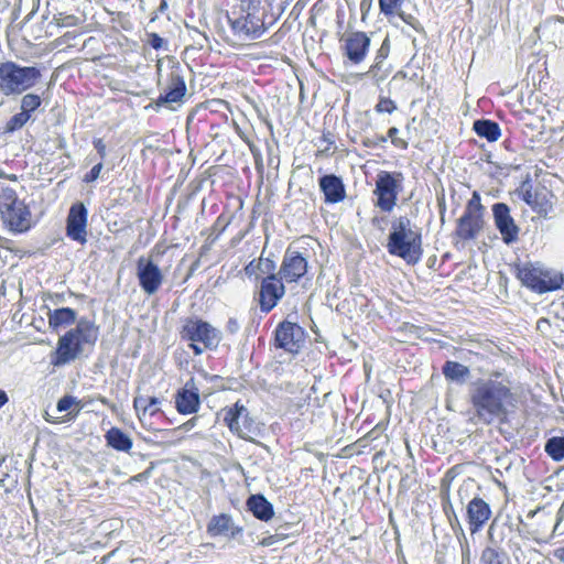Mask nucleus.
I'll return each mask as SVG.
<instances>
[{"label": "nucleus", "instance_id": "f257e3e1", "mask_svg": "<svg viewBox=\"0 0 564 564\" xmlns=\"http://www.w3.org/2000/svg\"><path fill=\"white\" fill-rule=\"evenodd\" d=\"M470 420L474 423L490 425L503 423L516 408L517 398L511 388L494 378H478L468 388Z\"/></svg>", "mask_w": 564, "mask_h": 564}, {"label": "nucleus", "instance_id": "f03ea898", "mask_svg": "<svg viewBox=\"0 0 564 564\" xmlns=\"http://www.w3.org/2000/svg\"><path fill=\"white\" fill-rule=\"evenodd\" d=\"M269 8L263 0H236L227 12L230 29L239 40L260 39L274 23L267 22Z\"/></svg>", "mask_w": 564, "mask_h": 564}, {"label": "nucleus", "instance_id": "7ed1b4c3", "mask_svg": "<svg viewBox=\"0 0 564 564\" xmlns=\"http://www.w3.org/2000/svg\"><path fill=\"white\" fill-rule=\"evenodd\" d=\"M387 250L408 264L420 262L423 254L421 230L412 225L408 216H399L391 221Z\"/></svg>", "mask_w": 564, "mask_h": 564}, {"label": "nucleus", "instance_id": "20e7f679", "mask_svg": "<svg viewBox=\"0 0 564 564\" xmlns=\"http://www.w3.org/2000/svg\"><path fill=\"white\" fill-rule=\"evenodd\" d=\"M41 69L21 66L14 62L0 64V93L4 96L21 95L33 88L41 79Z\"/></svg>", "mask_w": 564, "mask_h": 564}, {"label": "nucleus", "instance_id": "39448f33", "mask_svg": "<svg viewBox=\"0 0 564 564\" xmlns=\"http://www.w3.org/2000/svg\"><path fill=\"white\" fill-rule=\"evenodd\" d=\"M182 340L189 341L193 352L198 356L205 349H215L221 340L220 332L209 323L197 317H187L183 321L180 330Z\"/></svg>", "mask_w": 564, "mask_h": 564}, {"label": "nucleus", "instance_id": "423d86ee", "mask_svg": "<svg viewBox=\"0 0 564 564\" xmlns=\"http://www.w3.org/2000/svg\"><path fill=\"white\" fill-rule=\"evenodd\" d=\"M518 278L529 289L538 293L558 290L564 283L562 273L536 263H525L518 267Z\"/></svg>", "mask_w": 564, "mask_h": 564}, {"label": "nucleus", "instance_id": "0eeeda50", "mask_svg": "<svg viewBox=\"0 0 564 564\" xmlns=\"http://www.w3.org/2000/svg\"><path fill=\"white\" fill-rule=\"evenodd\" d=\"M485 207L478 192H474L471 198L467 202L464 214L457 219L455 235L469 241L478 237L485 226Z\"/></svg>", "mask_w": 564, "mask_h": 564}, {"label": "nucleus", "instance_id": "6e6552de", "mask_svg": "<svg viewBox=\"0 0 564 564\" xmlns=\"http://www.w3.org/2000/svg\"><path fill=\"white\" fill-rule=\"evenodd\" d=\"M187 87L185 77L178 65L173 66L167 75L166 86L156 100L150 102L145 109L159 111L162 107L170 110H175L174 105L181 106L185 101Z\"/></svg>", "mask_w": 564, "mask_h": 564}, {"label": "nucleus", "instance_id": "1a4fd4ad", "mask_svg": "<svg viewBox=\"0 0 564 564\" xmlns=\"http://www.w3.org/2000/svg\"><path fill=\"white\" fill-rule=\"evenodd\" d=\"M403 175L401 172L380 171L377 174L373 195L375 206L381 212L391 213L397 205L398 195L402 189Z\"/></svg>", "mask_w": 564, "mask_h": 564}, {"label": "nucleus", "instance_id": "9d476101", "mask_svg": "<svg viewBox=\"0 0 564 564\" xmlns=\"http://www.w3.org/2000/svg\"><path fill=\"white\" fill-rule=\"evenodd\" d=\"M220 414L230 432L238 435L240 438L250 440L251 435L256 434L257 427L254 420L250 416L248 409L240 402L224 408Z\"/></svg>", "mask_w": 564, "mask_h": 564}, {"label": "nucleus", "instance_id": "9b49d317", "mask_svg": "<svg viewBox=\"0 0 564 564\" xmlns=\"http://www.w3.org/2000/svg\"><path fill=\"white\" fill-rule=\"evenodd\" d=\"M306 333L302 326L288 319L278 324L274 330V346L284 351L299 354L305 343Z\"/></svg>", "mask_w": 564, "mask_h": 564}, {"label": "nucleus", "instance_id": "f8f14e48", "mask_svg": "<svg viewBox=\"0 0 564 564\" xmlns=\"http://www.w3.org/2000/svg\"><path fill=\"white\" fill-rule=\"evenodd\" d=\"M370 43L371 40L367 33L354 31L341 37L340 48L343 55L350 62V64L358 65L366 59Z\"/></svg>", "mask_w": 564, "mask_h": 564}, {"label": "nucleus", "instance_id": "ddd939ff", "mask_svg": "<svg viewBox=\"0 0 564 564\" xmlns=\"http://www.w3.org/2000/svg\"><path fill=\"white\" fill-rule=\"evenodd\" d=\"M137 278L141 290L148 295L155 294L164 281L158 264L144 257H140L137 261Z\"/></svg>", "mask_w": 564, "mask_h": 564}, {"label": "nucleus", "instance_id": "4468645a", "mask_svg": "<svg viewBox=\"0 0 564 564\" xmlns=\"http://www.w3.org/2000/svg\"><path fill=\"white\" fill-rule=\"evenodd\" d=\"M278 274L261 280L259 291V306L262 313L271 312L285 294V286Z\"/></svg>", "mask_w": 564, "mask_h": 564}, {"label": "nucleus", "instance_id": "2eb2a0df", "mask_svg": "<svg viewBox=\"0 0 564 564\" xmlns=\"http://www.w3.org/2000/svg\"><path fill=\"white\" fill-rule=\"evenodd\" d=\"M88 212L80 202L70 206L66 220V235L69 239L85 245L87 242Z\"/></svg>", "mask_w": 564, "mask_h": 564}, {"label": "nucleus", "instance_id": "dca6fc26", "mask_svg": "<svg viewBox=\"0 0 564 564\" xmlns=\"http://www.w3.org/2000/svg\"><path fill=\"white\" fill-rule=\"evenodd\" d=\"M307 272V260L297 250L288 248L279 272L276 273L284 282H297Z\"/></svg>", "mask_w": 564, "mask_h": 564}, {"label": "nucleus", "instance_id": "f3484780", "mask_svg": "<svg viewBox=\"0 0 564 564\" xmlns=\"http://www.w3.org/2000/svg\"><path fill=\"white\" fill-rule=\"evenodd\" d=\"M492 216L495 226L500 232L503 242L507 245L516 242L519 239L520 228L511 217L509 206L506 203L494 204Z\"/></svg>", "mask_w": 564, "mask_h": 564}, {"label": "nucleus", "instance_id": "a211bd4d", "mask_svg": "<svg viewBox=\"0 0 564 564\" xmlns=\"http://www.w3.org/2000/svg\"><path fill=\"white\" fill-rule=\"evenodd\" d=\"M0 215L4 225L14 234L25 232L32 227V215L23 200L1 210Z\"/></svg>", "mask_w": 564, "mask_h": 564}, {"label": "nucleus", "instance_id": "6ab92c4d", "mask_svg": "<svg viewBox=\"0 0 564 564\" xmlns=\"http://www.w3.org/2000/svg\"><path fill=\"white\" fill-rule=\"evenodd\" d=\"M175 409L180 414L188 415L196 413L200 408L199 389L193 378L178 389L174 395Z\"/></svg>", "mask_w": 564, "mask_h": 564}, {"label": "nucleus", "instance_id": "aec40b11", "mask_svg": "<svg viewBox=\"0 0 564 564\" xmlns=\"http://www.w3.org/2000/svg\"><path fill=\"white\" fill-rule=\"evenodd\" d=\"M492 514L490 506L480 497H474L466 507V518L471 534L479 532Z\"/></svg>", "mask_w": 564, "mask_h": 564}, {"label": "nucleus", "instance_id": "412c9836", "mask_svg": "<svg viewBox=\"0 0 564 564\" xmlns=\"http://www.w3.org/2000/svg\"><path fill=\"white\" fill-rule=\"evenodd\" d=\"M84 350V347L78 343L73 333L66 332L57 341L55 351V359L53 364L55 366H62L69 364L75 360Z\"/></svg>", "mask_w": 564, "mask_h": 564}, {"label": "nucleus", "instance_id": "4be33fe9", "mask_svg": "<svg viewBox=\"0 0 564 564\" xmlns=\"http://www.w3.org/2000/svg\"><path fill=\"white\" fill-rule=\"evenodd\" d=\"M318 186L324 194L326 204H337L346 198V186L343 178L335 174H325L319 177Z\"/></svg>", "mask_w": 564, "mask_h": 564}, {"label": "nucleus", "instance_id": "5701e85b", "mask_svg": "<svg viewBox=\"0 0 564 564\" xmlns=\"http://www.w3.org/2000/svg\"><path fill=\"white\" fill-rule=\"evenodd\" d=\"M496 523L492 522L488 529V539L491 545L486 546L480 555V564H510L505 551L499 547L502 536H496Z\"/></svg>", "mask_w": 564, "mask_h": 564}, {"label": "nucleus", "instance_id": "b1692460", "mask_svg": "<svg viewBox=\"0 0 564 564\" xmlns=\"http://www.w3.org/2000/svg\"><path fill=\"white\" fill-rule=\"evenodd\" d=\"M404 0H379L380 12L387 18L398 15L403 22L413 28L416 32H424L423 25L420 21L410 13H405L401 10V6Z\"/></svg>", "mask_w": 564, "mask_h": 564}, {"label": "nucleus", "instance_id": "393cba45", "mask_svg": "<svg viewBox=\"0 0 564 564\" xmlns=\"http://www.w3.org/2000/svg\"><path fill=\"white\" fill-rule=\"evenodd\" d=\"M162 400L158 397L138 394L133 399V408L142 425L147 424L149 417L162 413Z\"/></svg>", "mask_w": 564, "mask_h": 564}, {"label": "nucleus", "instance_id": "a878e982", "mask_svg": "<svg viewBox=\"0 0 564 564\" xmlns=\"http://www.w3.org/2000/svg\"><path fill=\"white\" fill-rule=\"evenodd\" d=\"M68 333H73V337H75L83 347L86 345L94 346L99 336V327L93 321L82 317L78 319L76 327L68 330Z\"/></svg>", "mask_w": 564, "mask_h": 564}, {"label": "nucleus", "instance_id": "bb28decb", "mask_svg": "<svg viewBox=\"0 0 564 564\" xmlns=\"http://www.w3.org/2000/svg\"><path fill=\"white\" fill-rule=\"evenodd\" d=\"M246 506L248 511L260 521L268 522L274 516L272 503L261 494L249 496Z\"/></svg>", "mask_w": 564, "mask_h": 564}, {"label": "nucleus", "instance_id": "cd10ccee", "mask_svg": "<svg viewBox=\"0 0 564 564\" xmlns=\"http://www.w3.org/2000/svg\"><path fill=\"white\" fill-rule=\"evenodd\" d=\"M442 375L447 382L463 386L471 377V371L468 366L458 361L446 360L442 366Z\"/></svg>", "mask_w": 564, "mask_h": 564}, {"label": "nucleus", "instance_id": "c85d7f7f", "mask_svg": "<svg viewBox=\"0 0 564 564\" xmlns=\"http://www.w3.org/2000/svg\"><path fill=\"white\" fill-rule=\"evenodd\" d=\"M275 269L276 264L272 259L260 257L258 260L250 261L245 267V273L249 278L256 276V279H259L260 274H267V276L276 274Z\"/></svg>", "mask_w": 564, "mask_h": 564}, {"label": "nucleus", "instance_id": "c756f323", "mask_svg": "<svg viewBox=\"0 0 564 564\" xmlns=\"http://www.w3.org/2000/svg\"><path fill=\"white\" fill-rule=\"evenodd\" d=\"M108 446L119 452H129L132 448V440L119 427H111L105 434Z\"/></svg>", "mask_w": 564, "mask_h": 564}, {"label": "nucleus", "instance_id": "7c9ffc66", "mask_svg": "<svg viewBox=\"0 0 564 564\" xmlns=\"http://www.w3.org/2000/svg\"><path fill=\"white\" fill-rule=\"evenodd\" d=\"M76 317V311L70 307L56 308L48 312V325L53 329H58L74 324Z\"/></svg>", "mask_w": 564, "mask_h": 564}, {"label": "nucleus", "instance_id": "2f4dec72", "mask_svg": "<svg viewBox=\"0 0 564 564\" xmlns=\"http://www.w3.org/2000/svg\"><path fill=\"white\" fill-rule=\"evenodd\" d=\"M473 130L478 137L486 139L488 142H495L501 135L499 124L489 119H478L474 121Z\"/></svg>", "mask_w": 564, "mask_h": 564}, {"label": "nucleus", "instance_id": "473e14b6", "mask_svg": "<svg viewBox=\"0 0 564 564\" xmlns=\"http://www.w3.org/2000/svg\"><path fill=\"white\" fill-rule=\"evenodd\" d=\"M232 519L229 514L214 516L207 525V532L212 536L227 535L232 528Z\"/></svg>", "mask_w": 564, "mask_h": 564}, {"label": "nucleus", "instance_id": "72a5a7b5", "mask_svg": "<svg viewBox=\"0 0 564 564\" xmlns=\"http://www.w3.org/2000/svg\"><path fill=\"white\" fill-rule=\"evenodd\" d=\"M391 72L392 67L387 62H379L373 59L372 65L362 75L379 84L380 82H383Z\"/></svg>", "mask_w": 564, "mask_h": 564}, {"label": "nucleus", "instance_id": "f704fd0d", "mask_svg": "<svg viewBox=\"0 0 564 564\" xmlns=\"http://www.w3.org/2000/svg\"><path fill=\"white\" fill-rule=\"evenodd\" d=\"M545 453L555 462L564 459V436H553L544 445Z\"/></svg>", "mask_w": 564, "mask_h": 564}, {"label": "nucleus", "instance_id": "c9c22d12", "mask_svg": "<svg viewBox=\"0 0 564 564\" xmlns=\"http://www.w3.org/2000/svg\"><path fill=\"white\" fill-rule=\"evenodd\" d=\"M42 98L37 94L29 93L21 98L20 109L31 119L33 113L41 107Z\"/></svg>", "mask_w": 564, "mask_h": 564}, {"label": "nucleus", "instance_id": "e433bc0d", "mask_svg": "<svg viewBox=\"0 0 564 564\" xmlns=\"http://www.w3.org/2000/svg\"><path fill=\"white\" fill-rule=\"evenodd\" d=\"M444 512H445V514L448 519L449 525H451L452 530L454 531L458 541L462 542V540H466L465 531H464V529L460 524V521L451 503L448 506H444Z\"/></svg>", "mask_w": 564, "mask_h": 564}, {"label": "nucleus", "instance_id": "4c0bfd02", "mask_svg": "<svg viewBox=\"0 0 564 564\" xmlns=\"http://www.w3.org/2000/svg\"><path fill=\"white\" fill-rule=\"evenodd\" d=\"M22 202L15 191L8 186H0V212L8 209L13 204Z\"/></svg>", "mask_w": 564, "mask_h": 564}, {"label": "nucleus", "instance_id": "58836bf2", "mask_svg": "<svg viewBox=\"0 0 564 564\" xmlns=\"http://www.w3.org/2000/svg\"><path fill=\"white\" fill-rule=\"evenodd\" d=\"M30 120L28 115L20 111L15 115H13L6 123L4 126V132L6 133H13L20 129H22L26 122Z\"/></svg>", "mask_w": 564, "mask_h": 564}, {"label": "nucleus", "instance_id": "ea45409f", "mask_svg": "<svg viewBox=\"0 0 564 564\" xmlns=\"http://www.w3.org/2000/svg\"><path fill=\"white\" fill-rule=\"evenodd\" d=\"M73 405H80V401L73 395H64L57 401L56 410L58 412L68 411Z\"/></svg>", "mask_w": 564, "mask_h": 564}, {"label": "nucleus", "instance_id": "a19ab883", "mask_svg": "<svg viewBox=\"0 0 564 564\" xmlns=\"http://www.w3.org/2000/svg\"><path fill=\"white\" fill-rule=\"evenodd\" d=\"M148 44L156 51L167 50V41L154 32L148 34Z\"/></svg>", "mask_w": 564, "mask_h": 564}, {"label": "nucleus", "instance_id": "79ce46f5", "mask_svg": "<svg viewBox=\"0 0 564 564\" xmlns=\"http://www.w3.org/2000/svg\"><path fill=\"white\" fill-rule=\"evenodd\" d=\"M375 109L377 112L392 113L397 109V105L390 98L381 97Z\"/></svg>", "mask_w": 564, "mask_h": 564}, {"label": "nucleus", "instance_id": "37998d69", "mask_svg": "<svg viewBox=\"0 0 564 564\" xmlns=\"http://www.w3.org/2000/svg\"><path fill=\"white\" fill-rule=\"evenodd\" d=\"M398 132H399L398 128L391 127L388 130V135L387 137L391 139V143L394 147L403 149V150L408 149L409 143L404 139L398 138L397 137Z\"/></svg>", "mask_w": 564, "mask_h": 564}, {"label": "nucleus", "instance_id": "c03bdc74", "mask_svg": "<svg viewBox=\"0 0 564 564\" xmlns=\"http://www.w3.org/2000/svg\"><path fill=\"white\" fill-rule=\"evenodd\" d=\"M390 53V41L388 37L383 40L380 47L376 52L375 61L386 62Z\"/></svg>", "mask_w": 564, "mask_h": 564}, {"label": "nucleus", "instance_id": "a18cd8bd", "mask_svg": "<svg viewBox=\"0 0 564 564\" xmlns=\"http://www.w3.org/2000/svg\"><path fill=\"white\" fill-rule=\"evenodd\" d=\"M102 166V162H98L96 165L93 166V169L88 173L85 174L83 181L85 183L95 182L99 177Z\"/></svg>", "mask_w": 564, "mask_h": 564}, {"label": "nucleus", "instance_id": "49530a36", "mask_svg": "<svg viewBox=\"0 0 564 564\" xmlns=\"http://www.w3.org/2000/svg\"><path fill=\"white\" fill-rule=\"evenodd\" d=\"M225 329L228 334L235 335L240 329V324L237 318L230 317L225 326Z\"/></svg>", "mask_w": 564, "mask_h": 564}, {"label": "nucleus", "instance_id": "de8ad7c7", "mask_svg": "<svg viewBox=\"0 0 564 564\" xmlns=\"http://www.w3.org/2000/svg\"><path fill=\"white\" fill-rule=\"evenodd\" d=\"M198 421H199V416H193L188 421H186L185 423H183L180 426H177L174 431L188 432V431H191L193 427H195L197 425Z\"/></svg>", "mask_w": 564, "mask_h": 564}, {"label": "nucleus", "instance_id": "09e8293b", "mask_svg": "<svg viewBox=\"0 0 564 564\" xmlns=\"http://www.w3.org/2000/svg\"><path fill=\"white\" fill-rule=\"evenodd\" d=\"M94 148L96 149L97 153L100 156V160L102 161L107 155L106 144L102 141V139H95L93 141Z\"/></svg>", "mask_w": 564, "mask_h": 564}, {"label": "nucleus", "instance_id": "8fccbe9b", "mask_svg": "<svg viewBox=\"0 0 564 564\" xmlns=\"http://www.w3.org/2000/svg\"><path fill=\"white\" fill-rule=\"evenodd\" d=\"M460 543V546H462V560H463V564H468L469 563V556H470V549H469V545H468V541L467 539L466 540H462Z\"/></svg>", "mask_w": 564, "mask_h": 564}, {"label": "nucleus", "instance_id": "3c124183", "mask_svg": "<svg viewBox=\"0 0 564 564\" xmlns=\"http://www.w3.org/2000/svg\"><path fill=\"white\" fill-rule=\"evenodd\" d=\"M286 535L285 534H274V535H270L268 538H264L261 542L262 545H265V546H270L272 545L273 543L278 542L279 540L285 538Z\"/></svg>", "mask_w": 564, "mask_h": 564}, {"label": "nucleus", "instance_id": "603ef678", "mask_svg": "<svg viewBox=\"0 0 564 564\" xmlns=\"http://www.w3.org/2000/svg\"><path fill=\"white\" fill-rule=\"evenodd\" d=\"M523 199L530 206H534L536 204V195L533 194L531 191H525V193L523 194Z\"/></svg>", "mask_w": 564, "mask_h": 564}, {"label": "nucleus", "instance_id": "864d4df0", "mask_svg": "<svg viewBox=\"0 0 564 564\" xmlns=\"http://www.w3.org/2000/svg\"><path fill=\"white\" fill-rule=\"evenodd\" d=\"M151 470H152V467H150L147 470H144V471L133 476L131 478V481H142V480L147 479L150 476Z\"/></svg>", "mask_w": 564, "mask_h": 564}, {"label": "nucleus", "instance_id": "5fc2aeb1", "mask_svg": "<svg viewBox=\"0 0 564 564\" xmlns=\"http://www.w3.org/2000/svg\"><path fill=\"white\" fill-rule=\"evenodd\" d=\"M242 533V528L241 527H238L236 525L234 522H232V528L229 530V534H227V536L231 538V539H236L238 535H240Z\"/></svg>", "mask_w": 564, "mask_h": 564}, {"label": "nucleus", "instance_id": "6e6d98bb", "mask_svg": "<svg viewBox=\"0 0 564 564\" xmlns=\"http://www.w3.org/2000/svg\"><path fill=\"white\" fill-rule=\"evenodd\" d=\"M384 220H386V218H384V217H378V216H375V217L371 219V224H372V226H373V227H376V228H378V229L382 230L383 228H382L381 224H382Z\"/></svg>", "mask_w": 564, "mask_h": 564}, {"label": "nucleus", "instance_id": "4d7b16f0", "mask_svg": "<svg viewBox=\"0 0 564 564\" xmlns=\"http://www.w3.org/2000/svg\"><path fill=\"white\" fill-rule=\"evenodd\" d=\"M323 141L326 142L328 145H333L335 143L334 135L330 132L323 133L322 137Z\"/></svg>", "mask_w": 564, "mask_h": 564}, {"label": "nucleus", "instance_id": "13d9d810", "mask_svg": "<svg viewBox=\"0 0 564 564\" xmlns=\"http://www.w3.org/2000/svg\"><path fill=\"white\" fill-rule=\"evenodd\" d=\"M9 401L8 394L4 390L0 389V409Z\"/></svg>", "mask_w": 564, "mask_h": 564}, {"label": "nucleus", "instance_id": "bf43d9fd", "mask_svg": "<svg viewBox=\"0 0 564 564\" xmlns=\"http://www.w3.org/2000/svg\"><path fill=\"white\" fill-rule=\"evenodd\" d=\"M554 556L564 563V546L554 551Z\"/></svg>", "mask_w": 564, "mask_h": 564}, {"label": "nucleus", "instance_id": "052dcab7", "mask_svg": "<svg viewBox=\"0 0 564 564\" xmlns=\"http://www.w3.org/2000/svg\"><path fill=\"white\" fill-rule=\"evenodd\" d=\"M369 8H370V1L369 0H361V2H360L361 11L368 10Z\"/></svg>", "mask_w": 564, "mask_h": 564}, {"label": "nucleus", "instance_id": "680f3d73", "mask_svg": "<svg viewBox=\"0 0 564 564\" xmlns=\"http://www.w3.org/2000/svg\"><path fill=\"white\" fill-rule=\"evenodd\" d=\"M80 410H82V405H79L75 412H69L67 414L69 416V417H67V421H70V419H74L75 416H77L78 413L80 412Z\"/></svg>", "mask_w": 564, "mask_h": 564}, {"label": "nucleus", "instance_id": "e2e57ef3", "mask_svg": "<svg viewBox=\"0 0 564 564\" xmlns=\"http://www.w3.org/2000/svg\"><path fill=\"white\" fill-rule=\"evenodd\" d=\"M388 140V137L387 135H378L376 138V145L379 144V143H386Z\"/></svg>", "mask_w": 564, "mask_h": 564}, {"label": "nucleus", "instance_id": "0e129e2a", "mask_svg": "<svg viewBox=\"0 0 564 564\" xmlns=\"http://www.w3.org/2000/svg\"><path fill=\"white\" fill-rule=\"evenodd\" d=\"M167 9V1L166 0H161V3H160V7H159V10L161 12L165 11Z\"/></svg>", "mask_w": 564, "mask_h": 564}, {"label": "nucleus", "instance_id": "69168bd1", "mask_svg": "<svg viewBox=\"0 0 564 564\" xmlns=\"http://www.w3.org/2000/svg\"><path fill=\"white\" fill-rule=\"evenodd\" d=\"M44 419H45V421H46V422H48V423H58V421L53 420V419L51 417V415H50L47 412L45 413Z\"/></svg>", "mask_w": 564, "mask_h": 564}, {"label": "nucleus", "instance_id": "338daca9", "mask_svg": "<svg viewBox=\"0 0 564 564\" xmlns=\"http://www.w3.org/2000/svg\"><path fill=\"white\" fill-rule=\"evenodd\" d=\"M364 144L366 147H372V145H376V141H373L371 139H366V140H364Z\"/></svg>", "mask_w": 564, "mask_h": 564}, {"label": "nucleus", "instance_id": "774afa93", "mask_svg": "<svg viewBox=\"0 0 564 564\" xmlns=\"http://www.w3.org/2000/svg\"><path fill=\"white\" fill-rule=\"evenodd\" d=\"M198 35H199V37H200L204 42H206V43H207V42L209 41V40H208V36H207L205 33L198 32Z\"/></svg>", "mask_w": 564, "mask_h": 564}]
</instances>
